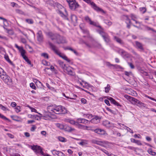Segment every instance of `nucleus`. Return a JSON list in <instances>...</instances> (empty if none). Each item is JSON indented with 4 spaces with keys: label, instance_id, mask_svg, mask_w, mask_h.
Returning a JSON list of instances; mask_svg holds the SVG:
<instances>
[{
    "label": "nucleus",
    "instance_id": "f257e3e1",
    "mask_svg": "<svg viewBox=\"0 0 156 156\" xmlns=\"http://www.w3.org/2000/svg\"><path fill=\"white\" fill-rule=\"evenodd\" d=\"M48 111H51L56 114H64L66 112V110L61 105H50L47 107Z\"/></svg>",
    "mask_w": 156,
    "mask_h": 156
},
{
    "label": "nucleus",
    "instance_id": "f03ea898",
    "mask_svg": "<svg viewBox=\"0 0 156 156\" xmlns=\"http://www.w3.org/2000/svg\"><path fill=\"white\" fill-rule=\"evenodd\" d=\"M48 44L50 47V48L54 51V52L59 57L62 58L64 60L68 62H70V60L67 57L63 54L61 53L58 50L57 47L53 44L52 43L49 41Z\"/></svg>",
    "mask_w": 156,
    "mask_h": 156
},
{
    "label": "nucleus",
    "instance_id": "7ed1b4c3",
    "mask_svg": "<svg viewBox=\"0 0 156 156\" xmlns=\"http://www.w3.org/2000/svg\"><path fill=\"white\" fill-rule=\"evenodd\" d=\"M15 47L18 49L19 52L21 53V55L25 61L27 62L29 65H31L32 66H33V65L31 64V61L29 60L28 57L25 55V51L23 49L22 47H20L18 45L16 44H15Z\"/></svg>",
    "mask_w": 156,
    "mask_h": 156
},
{
    "label": "nucleus",
    "instance_id": "20e7f679",
    "mask_svg": "<svg viewBox=\"0 0 156 156\" xmlns=\"http://www.w3.org/2000/svg\"><path fill=\"white\" fill-rule=\"evenodd\" d=\"M100 30H98V32L101 36L104 41L106 43H108L110 41V37L108 34L103 31V29L101 27Z\"/></svg>",
    "mask_w": 156,
    "mask_h": 156
},
{
    "label": "nucleus",
    "instance_id": "39448f33",
    "mask_svg": "<svg viewBox=\"0 0 156 156\" xmlns=\"http://www.w3.org/2000/svg\"><path fill=\"white\" fill-rule=\"evenodd\" d=\"M66 1L69 4L70 8L72 10H74L79 6L75 0H66Z\"/></svg>",
    "mask_w": 156,
    "mask_h": 156
},
{
    "label": "nucleus",
    "instance_id": "423d86ee",
    "mask_svg": "<svg viewBox=\"0 0 156 156\" xmlns=\"http://www.w3.org/2000/svg\"><path fill=\"white\" fill-rule=\"evenodd\" d=\"M1 78L5 83H8L12 82V80L10 77L6 75V73L4 71L1 75H0Z\"/></svg>",
    "mask_w": 156,
    "mask_h": 156
},
{
    "label": "nucleus",
    "instance_id": "0eeeda50",
    "mask_svg": "<svg viewBox=\"0 0 156 156\" xmlns=\"http://www.w3.org/2000/svg\"><path fill=\"white\" fill-rule=\"evenodd\" d=\"M88 4H90L92 7L96 10L98 11H101L104 13V11L101 8L98 7L93 2H91L90 0H83Z\"/></svg>",
    "mask_w": 156,
    "mask_h": 156
},
{
    "label": "nucleus",
    "instance_id": "6e6552de",
    "mask_svg": "<svg viewBox=\"0 0 156 156\" xmlns=\"http://www.w3.org/2000/svg\"><path fill=\"white\" fill-rule=\"evenodd\" d=\"M51 113L52 112L51 111H48V112H45L43 117L46 118L44 119H49L50 118L55 119L56 118L55 115ZM41 115V116L43 117L42 115Z\"/></svg>",
    "mask_w": 156,
    "mask_h": 156
},
{
    "label": "nucleus",
    "instance_id": "1a4fd4ad",
    "mask_svg": "<svg viewBox=\"0 0 156 156\" xmlns=\"http://www.w3.org/2000/svg\"><path fill=\"white\" fill-rule=\"evenodd\" d=\"M84 19L87 22L89 23L90 24L92 25L93 26H94L97 27H99L100 28H101V27L97 23L91 21V19L89 18V17L88 16H85L84 18Z\"/></svg>",
    "mask_w": 156,
    "mask_h": 156
},
{
    "label": "nucleus",
    "instance_id": "9d476101",
    "mask_svg": "<svg viewBox=\"0 0 156 156\" xmlns=\"http://www.w3.org/2000/svg\"><path fill=\"white\" fill-rule=\"evenodd\" d=\"M31 149L33 150L36 153H40L43 154V152L42 149L40 146L33 145L31 146Z\"/></svg>",
    "mask_w": 156,
    "mask_h": 156
},
{
    "label": "nucleus",
    "instance_id": "9b49d317",
    "mask_svg": "<svg viewBox=\"0 0 156 156\" xmlns=\"http://www.w3.org/2000/svg\"><path fill=\"white\" fill-rule=\"evenodd\" d=\"M55 125L57 127L60 128L61 129H64L67 128V130L69 131H71L74 130V129L72 128L71 127L69 126H64L62 124L59 123H56Z\"/></svg>",
    "mask_w": 156,
    "mask_h": 156
},
{
    "label": "nucleus",
    "instance_id": "f8f14e48",
    "mask_svg": "<svg viewBox=\"0 0 156 156\" xmlns=\"http://www.w3.org/2000/svg\"><path fill=\"white\" fill-rule=\"evenodd\" d=\"M66 43L67 41L65 38L63 36H60L59 34V37H58L56 40V43L59 44H60Z\"/></svg>",
    "mask_w": 156,
    "mask_h": 156
},
{
    "label": "nucleus",
    "instance_id": "ddd939ff",
    "mask_svg": "<svg viewBox=\"0 0 156 156\" xmlns=\"http://www.w3.org/2000/svg\"><path fill=\"white\" fill-rule=\"evenodd\" d=\"M47 35L52 40H57L58 37H59V34H54L52 32H49L47 34Z\"/></svg>",
    "mask_w": 156,
    "mask_h": 156
},
{
    "label": "nucleus",
    "instance_id": "4468645a",
    "mask_svg": "<svg viewBox=\"0 0 156 156\" xmlns=\"http://www.w3.org/2000/svg\"><path fill=\"white\" fill-rule=\"evenodd\" d=\"M91 142L93 144H96L102 147H104V144H106L105 141H100L95 139L91 140Z\"/></svg>",
    "mask_w": 156,
    "mask_h": 156
},
{
    "label": "nucleus",
    "instance_id": "2eb2a0df",
    "mask_svg": "<svg viewBox=\"0 0 156 156\" xmlns=\"http://www.w3.org/2000/svg\"><path fill=\"white\" fill-rule=\"evenodd\" d=\"M37 35V41L40 42H42L43 40V35L42 31L41 30L38 31Z\"/></svg>",
    "mask_w": 156,
    "mask_h": 156
},
{
    "label": "nucleus",
    "instance_id": "dca6fc26",
    "mask_svg": "<svg viewBox=\"0 0 156 156\" xmlns=\"http://www.w3.org/2000/svg\"><path fill=\"white\" fill-rule=\"evenodd\" d=\"M117 52L124 58H127L128 57V53L122 49H119L117 51Z\"/></svg>",
    "mask_w": 156,
    "mask_h": 156
},
{
    "label": "nucleus",
    "instance_id": "f3484780",
    "mask_svg": "<svg viewBox=\"0 0 156 156\" xmlns=\"http://www.w3.org/2000/svg\"><path fill=\"white\" fill-rule=\"evenodd\" d=\"M136 47V48L139 49L140 51H143L144 50L143 44L140 42L136 41H135Z\"/></svg>",
    "mask_w": 156,
    "mask_h": 156
},
{
    "label": "nucleus",
    "instance_id": "a211bd4d",
    "mask_svg": "<svg viewBox=\"0 0 156 156\" xmlns=\"http://www.w3.org/2000/svg\"><path fill=\"white\" fill-rule=\"evenodd\" d=\"M93 131L99 134L104 135L106 133V132L104 130L100 129H93Z\"/></svg>",
    "mask_w": 156,
    "mask_h": 156
},
{
    "label": "nucleus",
    "instance_id": "6ab92c4d",
    "mask_svg": "<svg viewBox=\"0 0 156 156\" xmlns=\"http://www.w3.org/2000/svg\"><path fill=\"white\" fill-rule=\"evenodd\" d=\"M65 14H64L62 12L60 11H59V13L61 16H62L64 19L67 20H69V18L68 17V15L67 13V12L66 10L65 9Z\"/></svg>",
    "mask_w": 156,
    "mask_h": 156
},
{
    "label": "nucleus",
    "instance_id": "aec40b11",
    "mask_svg": "<svg viewBox=\"0 0 156 156\" xmlns=\"http://www.w3.org/2000/svg\"><path fill=\"white\" fill-rule=\"evenodd\" d=\"M114 39L118 43L122 45L124 44V42L123 41L121 38L116 37L114 36Z\"/></svg>",
    "mask_w": 156,
    "mask_h": 156
},
{
    "label": "nucleus",
    "instance_id": "412c9836",
    "mask_svg": "<svg viewBox=\"0 0 156 156\" xmlns=\"http://www.w3.org/2000/svg\"><path fill=\"white\" fill-rule=\"evenodd\" d=\"M66 70L68 74L71 76L74 75V73L72 70L71 68L70 67H67Z\"/></svg>",
    "mask_w": 156,
    "mask_h": 156
},
{
    "label": "nucleus",
    "instance_id": "4be33fe9",
    "mask_svg": "<svg viewBox=\"0 0 156 156\" xmlns=\"http://www.w3.org/2000/svg\"><path fill=\"white\" fill-rule=\"evenodd\" d=\"M65 121L66 122H69L70 124L73 125H76L77 123V122L70 119H65Z\"/></svg>",
    "mask_w": 156,
    "mask_h": 156
},
{
    "label": "nucleus",
    "instance_id": "5701e85b",
    "mask_svg": "<svg viewBox=\"0 0 156 156\" xmlns=\"http://www.w3.org/2000/svg\"><path fill=\"white\" fill-rule=\"evenodd\" d=\"M103 125L107 127H109L110 126V122L108 121L105 120L103 122Z\"/></svg>",
    "mask_w": 156,
    "mask_h": 156
},
{
    "label": "nucleus",
    "instance_id": "b1692460",
    "mask_svg": "<svg viewBox=\"0 0 156 156\" xmlns=\"http://www.w3.org/2000/svg\"><path fill=\"white\" fill-rule=\"evenodd\" d=\"M71 19L72 21L73 22H76L77 21V17L74 15H71Z\"/></svg>",
    "mask_w": 156,
    "mask_h": 156
},
{
    "label": "nucleus",
    "instance_id": "393cba45",
    "mask_svg": "<svg viewBox=\"0 0 156 156\" xmlns=\"http://www.w3.org/2000/svg\"><path fill=\"white\" fill-rule=\"evenodd\" d=\"M136 105L141 108L142 107H145V105L144 103L141 102L140 101H139L138 102H137Z\"/></svg>",
    "mask_w": 156,
    "mask_h": 156
},
{
    "label": "nucleus",
    "instance_id": "a878e982",
    "mask_svg": "<svg viewBox=\"0 0 156 156\" xmlns=\"http://www.w3.org/2000/svg\"><path fill=\"white\" fill-rule=\"evenodd\" d=\"M98 148L100 150L105 153L108 156H112V154H109L108 151H106V150L104 149L100 148Z\"/></svg>",
    "mask_w": 156,
    "mask_h": 156
},
{
    "label": "nucleus",
    "instance_id": "bb28decb",
    "mask_svg": "<svg viewBox=\"0 0 156 156\" xmlns=\"http://www.w3.org/2000/svg\"><path fill=\"white\" fill-rule=\"evenodd\" d=\"M58 63L59 65L62 68H64L66 66L65 64H64V62L61 60H58Z\"/></svg>",
    "mask_w": 156,
    "mask_h": 156
},
{
    "label": "nucleus",
    "instance_id": "cd10ccee",
    "mask_svg": "<svg viewBox=\"0 0 156 156\" xmlns=\"http://www.w3.org/2000/svg\"><path fill=\"white\" fill-rule=\"evenodd\" d=\"M139 100L135 98H134L132 97L131 99V103L134 104H136V105L137 102Z\"/></svg>",
    "mask_w": 156,
    "mask_h": 156
},
{
    "label": "nucleus",
    "instance_id": "c85d7f7f",
    "mask_svg": "<svg viewBox=\"0 0 156 156\" xmlns=\"http://www.w3.org/2000/svg\"><path fill=\"white\" fill-rule=\"evenodd\" d=\"M5 58L7 61H8L9 63L12 66L14 65L12 62L9 59V57L8 55L5 56Z\"/></svg>",
    "mask_w": 156,
    "mask_h": 156
},
{
    "label": "nucleus",
    "instance_id": "c756f323",
    "mask_svg": "<svg viewBox=\"0 0 156 156\" xmlns=\"http://www.w3.org/2000/svg\"><path fill=\"white\" fill-rule=\"evenodd\" d=\"M51 152L53 154V155H57L58 156H59V153H60L61 152H60L58 151H57V150H53L52 151H51Z\"/></svg>",
    "mask_w": 156,
    "mask_h": 156
},
{
    "label": "nucleus",
    "instance_id": "7c9ffc66",
    "mask_svg": "<svg viewBox=\"0 0 156 156\" xmlns=\"http://www.w3.org/2000/svg\"><path fill=\"white\" fill-rule=\"evenodd\" d=\"M110 86L109 84H108L107 87H105V92L107 93H108L110 90Z\"/></svg>",
    "mask_w": 156,
    "mask_h": 156
},
{
    "label": "nucleus",
    "instance_id": "2f4dec72",
    "mask_svg": "<svg viewBox=\"0 0 156 156\" xmlns=\"http://www.w3.org/2000/svg\"><path fill=\"white\" fill-rule=\"evenodd\" d=\"M58 139L60 141L63 142H65L67 141V140L65 138L61 136H58Z\"/></svg>",
    "mask_w": 156,
    "mask_h": 156
},
{
    "label": "nucleus",
    "instance_id": "473e14b6",
    "mask_svg": "<svg viewBox=\"0 0 156 156\" xmlns=\"http://www.w3.org/2000/svg\"><path fill=\"white\" fill-rule=\"evenodd\" d=\"M25 21L29 24H32L34 23V21L31 19H26Z\"/></svg>",
    "mask_w": 156,
    "mask_h": 156
},
{
    "label": "nucleus",
    "instance_id": "72a5a7b5",
    "mask_svg": "<svg viewBox=\"0 0 156 156\" xmlns=\"http://www.w3.org/2000/svg\"><path fill=\"white\" fill-rule=\"evenodd\" d=\"M28 107H29V108H30V109L31 110V111L32 112H35L36 113H38L40 115H42L41 114H40V113H39L38 112H37V110L35 109L34 108H33L31 107L30 106H29V105L28 106Z\"/></svg>",
    "mask_w": 156,
    "mask_h": 156
},
{
    "label": "nucleus",
    "instance_id": "f704fd0d",
    "mask_svg": "<svg viewBox=\"0 0 156 156\" xmlns=\"http://www.w3.org/2000/svg\"><path fill=\"white\" fill-rule=\"evenodd\" d=\"M90 123V121L84 119H82V123L85 124H89Z\"/></svg>",
    "mask_w": 156,
    "mask_h": 156
},
{
    "label": "nucleus",
    "instance_id": "c9c22d12",
    "mask_svg": "<svg viewBox=\"0 0 156 156\" xmlns=\"http://www.w3.org/2000/svg\"><path fill=\"white\" fill-rule=\"evenodd\" d=\"M42 64L45 66H49L50 65V64L49 62H48L45 60H43L42 62Z\"/></svg>",
    "mask_w": 156,
    "mask_h": 156
},
{
    "label": "nucleus",
    "instance_id": "e433bc0d",
    "mask_svg": "<svg viewBox=\"0 0 156 156\" xmlns=\"http://www.w3.org/2000/svg\"><path fill=\"white\" fill-rule=\"evenodd\" d=\"M112 66L114 67V68L115 69H123V68L119 65H113Z\"/></svg>",
    "mask_w": 156,
    "mask_h": 156
},
{
    "label": "nucleus",
    "instance_id": "4c0bfd02",
    "mask_svg": "<svg viewBox=\"0 0 156 156\" xmlns=\"http://www.w3.org/2000/svg\"><path fill=\"white\" fill-rule=\"evenodd\" d=\"M148 152L150 154L152 155H154L156 154V153L154 152L151 149H149L148 150Z\"/></svg>",
    "mask_w": 156,
    "mask_h": 156
},
{
    "label": "nucleus",
    "instance_id": "58836bf2",
    "mask_svg": "<svg viewBox=\"0 0 156 156\" xmlns=\"http://www.w3.org/2000/svg\"><path fill=\"white\" fill-rule=\"evenodd\" d=\"M104 23L108 26H111L112 24L111 21L108 20H105Z\"/></svg>",
    "mask_w": 156,
    "mask_h": 156
},
{
    "label": "nucleus",
    "instance_id": "ea45409f",
    "mask_svg": "<svg viewBox=\"0 0 156 156\" xmlns=\"http://www.w3.org/2000/svg\"><path fill=\"white\" fill-rule=\"evenodd\" d=\"M93 117L94 118H92L93 119L98 121V122L101 119V117L98 115H94Z\"/></svg>",
    "mask_w": 156,
    "mask_h": 156
},
{
    "label": "nucleus",
    "instance_id": "a19ab883",
    "mask_svg": "<svg viewBox=\"0 0 156 156\" xmlns=\"http://www.w3.org/2000/svg\"><path fill=\"white\" fill-rule=\"evenodd\" d=\"M87 144V141L85 140L79 143V144L83 146L86 145Z\"/></svg>",
    "mask_w": 156,
    "mask_h": 156
},
{
    "label": "nucleus",
    "instance_id": "79ce46f5",
    "mask_svg": "<svg viewBox=\"0 0 156 156\" xmlns=\"http://www.w3.org/2000/svg\"><path fill=\"white\" fill-rule=\"evenodd\" d=\"M131 19L133 21H135L136 23H139V22H138L136 20H135V19L136 18L135 16L133 14L131 15Z\"/></svg>",
    "mask_w": 156,
    "mask_h": 156
},
{
    "label": "nucleus",
    "instance_id": "37998d69",
    "mask_svg": "<svg viewBox=\"0 0 156 156\" xmlns=\"http://www.w3.org/2000/svg\"><path fill=\"white\" fill-rule=\"evenodd\" d=\"M41 56L44 57L47 59H48L49 57L47 53H43L41 54Z\"/></svg>",
    "mask_w": 156,
    "mask_h": 156
},
{
    "label": "nucleus",
    "instance_id": "c03bdc74",
    "mask_svg": "<svg viewBox=\"0 0 156 156\" xmlns=\"http://www.w3.org/2000/svg\"><path fill=\"white\" fill-rule=\"evenodd\" d=\"M124 97L128 100H129L130 101H131V99L132 97L129 96L127 95H124Z\"/></svg>",
    "mask_w": 156,
    "mask_h": 156
},
{
    "label": "nucleus",
    "instance_id": "a18cd8bd",
    "mask_svg": "<svg viewBox=\"0 0 156 156\" xmlns=\"http://www.w3.org/2000/svg\"><path fill=\"white\" fill-rule=\"evenodd\" d=\"M0 118L5 120H9V119L7 118L4 115L0 113Z\"/></svg>",
    "mask_w": 156,
    "mask_h": 156
},
{
    "label": "nucleus",
    "instance_id": "49530a36",
    "mask_svg": "<svg viewBox=\"0 0 156 156\" xmlns=\"http://www.w3.org/2000/svg\"><path fill=\"white\" fill-rule=\"evenodd\" d=\"M146 28L147 30H151L152 31L156 33V30H155L151 28V27H147V26L146 27Z\"/></svg>",
    "mask_w": 156,
    "mask_h": 156
},
{
    "label": "nucleus",
    "instance_id": "de8ad7c7",
    "mask_svg": "<svg viewBox=\"0 0 156 156\" xmlns=\"http://www.w3.org/2000/svg\"><path fill=\"white\" fill-rule=\"evenodd\" d=\"M30 86L33 89L35 90L36 89V87L35 86L34 84L33 83H30Z\"/></svg>",
    "mask_w": 156,
    "mask_h": 156
},
{
    "label": "nucleus",
    "instance_id": "09e8293b",
    "mask_svg": "<svg viewBox=\"0 0 156 156\" xmlns=\"http://www.w3.org/2000/svg\"><path fill=\"white\" fill-rule=\"evenodd\" d=\"M108 99L109 100L111 103H112L113 104V103H114V102H115V100L113 99L111 97H109L108 98Z\"/></svg>",
    "mask_w": 156,
    "mask_h": 156
},
{
    "label": "nucleus",
    "instance_id": "8fccbe9b",
    "mask_svg": "<svg viewBox=\"0 0 156 156\" xmlns=\"http://www.w3.org/2000/svg\"><path fill=\"white\" fill-rule=\"evenodd\" d=\"M0 107L1 108V109L3 111H6L7 110V108L4 107V106L0 104Z\"/></svg>",
    "mask_w": 156,
    "mask_h": 156
},
{
    "label": "nucleus",
    "instance_id": "3c124183",
    "mask_svg": "<svg viewBox=\"0 0 156 156\" xmlns=\"http://www.w3.org/2000/svg\"><path fill=\"white\" fill-rule=\"evenodd\" d=\"M82 31L84 33H85V34H89V31L86 29H82Z\"/></svg>",
    "mask_w": 156,
    "mask_h": 156
},
{
    "label": "nucleus",
    "instance_id": "603ef678",
    "mask_svg": "<svg viewBox=\"0 0 156 156\" xmlns=\"http://www.w3.org/2000/svg\"><path fill=\"white\" fill-rule=\"evenodd\" d=\"M145 97H147V98H148L152 100H153V101H155L156 102V99H155L154 98H152V97H150V96H147V95H145Z\"/></svg>",
    "mask_w": 156,
    "mask_h": 156
},
{
    "label": "nucleus",
    "instance_id": "864d4df0",
    "mask_svg": "<svg viewBox=\"0 0 156 156\" xmlns=\"http://www.w3.org/2000/svg\"><path fill=\"white\" fill-rule=\"evenodd\" d=\"M90 121L91 122L94 123H97L98 122V121H97L93 119H92Z\"/></svg>",
    "mask_w": 156,
    "mask_h": 156
},
{
    "label": "nucleus",
    "instance_id": "5fc2aeb1",
    "mask_svg": "<svg viewBox=\"0 0 156 156\" xmlns=\"http://www.w3.org/2000/svg\"><path fill=\"white\" fill-rule=\"evenodd\" d=\"M127 148L129 149L133 150L134 151H136V148L132 146H128Z\"/></svg>",
    "mask_w": 156,
    "mask_h": 156
},
{
    "label": "nucleus",
    "instance_id": "6e6d98bb",
    "mask_svg": "<svg viewBox=\"0 0 156 156\" xmlns=\"http://www.w3.org/2000/svg\"><path fill=\"white\" fill-rule=\"evenodd\" d=\"M82 119L83 118H79L77 119V123H82Z\"/></svg>",
    "mask_w": 156,
    "mask_h": 156
},
{
    "label": "nucleus",
    "instance_id": "4d7b16f0",
    "mask_svg": "<svg viewBox=\"0 0 156 156\" xmlns=\"http://www.w3.org/2000/svg\"><path fill=\"white\" fill-rule=\"evenodd\" d=\"M135 143L136 144L138 145H141L142 144L140 141L139 140H136Z\"/></svg>",
    "mask_w": 156,
    "mask_h": 156
},
{
    "label": "nucleus",
    "instance_id": "13d9d810",
    "mask_svg": "<svg viewBox=\"0 0 156 156\" xmlns=\"http://www.w3.org/2000/svg\"><path fill=\"white\" fill-rule=\"evenodd\" d=\"M20 107L19 106H17L15 108V111L16 112H19L20 111Z\"/></svg>",
    "mask_w": 156,
    "mask_h": 156
},
{
    "label": "nucleus",
    "instance_id": "bf43d9fd",
    "mask_svg": "<svg viewBox=\"0 0 156 156\" xmlns=\"http://www.w3.org/2000/svg\"><path fill=\"white\" fill-rule=\"evenodd\" d=\"M128 63L129 65V66L131 69H133L134 68V66H133V64L132 63L128 62Z\"/></svg>",
    "mask_w": 156,
    "mask_h": 156
},
{
    "label": "nucleus",
    "instance_id": "052dcab7",
    "mask_svg": "<svg viewBox=\"0 0 156 156\" xmlns=\"http://www.w3.org/2000/svg\"><path fill=\"white\" fill-rule=\"evenodd\" d=\"M21 42L23 44H26L27 42V41L24 38H21Z\"/></svg>",
    "mask_w": 156,
    "mask_h": 156
},
{
    "label": "nucleus",
    "instance_id": "680f3d73",
    "mask_svg": "<svg viewBox=\"0 0 156 156\" xmlns=\"http://www.w3.org/2000/svg\"><path fill=\"white\" fill-rule=\"evenodd\" d=\"M134 136L135 138H141V136L139 134H135Z\"/></svg>",
    "mask_w": 156,
    "mask_h": 156
},
{
    "label": "nucleus",
    "instance_id": "e2e57ef3",
    "mask_svg": "<svg viewBox=\"0 0 156 156\" xmlns=\"http://www.w3.org/2000/svg\"><path fill=\"white\" fill-rule=\"evenodd\" d=\"M125 17H126V20L127 21H128L129 23H130L131 21H130V20L129 19L128 16H126Z\"/></svg>",
    "mask_w": 156,
    "mask_h": 156
},
{
    "label": "nucleus",
    "instance_id": "0e129e2a",
    "mask_svg": "<svg viewBox=\"0 0 156 156\" xmlns=\"http://www.w3.org/2000/svg\"><path fill=\"white\" fill-rule=\"evenodd\" d=\"M105 102L107 105L109 106L110 105V104L109 101L108 100L106 99L105 100Z\"/></svg>",
    "mask_w": 156,
    "mask_h": 156
},
{
    "label": "nucleus",
    "instance_id": "69168bd1",
    "mask_svg": "<svg viewBox=\"0 0 156 156\" xmlns=\"http://www.w3.org/2000/svg\"><path fill=\"white\" fill-rule=\"evenodd\" d=\"M36 129V127L34 125H33L31 128L30 130L31 131H34Z\"/></svg>",
    "mask_w": 156,
    "mask_h": 156
},
{
    "label": "nucleus",
    "instance_id": "338daca9",
    "mask_svg": "<svg viewBox=\"0 0 156 156\" xmlns=\"http://www.w3.org/2000/svg\"><path fill=\"white\" fill-rule=\"evenodd\" d=\"M24 134L25 136L27 137H29L30 136V133L28 132H25Z\"/></svg>",
    "mask_w": 156,
    "mask_h": 156
},
{
    "label": "nucleus",
    "instance_id": "774afa93",
    "mask_svg": "<svg viewBox=\"0 0 156 156\" xmlns=\"http://www.w3.org/2000/svg\"><path fill=\"white\" fill-rule=\"evenodd\" d=\"M7 135L10 138H14V136L10 134V133H7Z\"/></svg>",
    "mask_w": 156,
    "mask_h": 156
}]
</instances>
